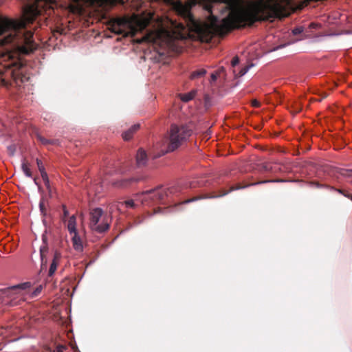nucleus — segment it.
I'll list each match as a JSON object with an SVG mask.
<instances>
[{
  "instance_id": "1",
  "label": "nucleus",
  "mask_w": 352,
  "mask_h": 352,
  "mask_svg": "<svg viewBox=\"0 0 352 352\" xmlns=\"http://www.w3.org/2000/svg\"><path fill=\"white\" fill-rule=\"evenodd\" d=\"M148 23V20L133 14L131 17L117 18L111 20L109 29L115 34L124 36H134L138 31L144 29Z\"/></svg>"
},
{
  "instance_id": "2",
  "label": "nucleus",
  "mask_w": 352,
  "mask_h": 352,
  "mask_svg": "<svg viewBox=\"0 0 352 352\" xmlns=\"http://www.w3.org/2000/svg\"><path fill=\"white\" fill-rule=\"evenodd\" d=\"M190 135L191 131L186 126L172 125L170 130L169 146L167 148H162L161 153L155 155V157H159L169 151H173L177 148Z\"/></svg>"
},
{
  "instance_id": "3",
  "label": "nucleus",
  "mask_w": 352,
  "mask_h": 352,
  "mask_svg": "<svg viewBox=\"0 0 352 352\" xmlns=\"http://www.w3.org/2000/svg\"><path fill=\"white\" fill-rule=\"evenodd\" d=\"M103 211L101 208H96L90 212V227L98 232H103L108 230L109 222L104 217L102 216Z\"/></svg>"
},
{
  "instance_id": "4",
  "label": "nucleus",
  "mask_w": 352,
  "mask_h": 352,
  "mask_svg": "<svg viewBox=\"0 0 352 352\" xmlns=\"http://www.w3.org/2000/svg\"><path fill=\"white\" fill-rule=\"evenodd\" d=\"M43 244L41 245L39 250L41 270L45 269L47 267V256L49 252V248L44 238L43 239Z\"/></svg>"
},
{
  "instance_id": "5",
  "label": "nucleus",
  "mask_w": 352,
  "mask_h": 352,
  "mask_svg": "<svg viewBox=\"0 0 352 352\" xmlns=\"http://www.w3.org/2000/svg\"><path fill=\"white\" fill-rule=\"evenodd\" d=\"M147 157L143 149H139L136 155V161L138 166H143L146 164Z\"/></svg>"
},
{
  "instance_id": "6",
  "label": "nucleus",
  "mask_w": 352,
  "mask_h": 352,
  "mask_svg": "<svg viewBox=\"0 0 352 352\" xmlns=\"http://www.w3.org/2000/svg\"><path fill=\"white\" fill-rule=\"evenodd\" d=\"M140 128V124H133L128 131L124 132L122 133V138L124 140H129L132 137L133 133L138 130Z\"/></svg>"
},
{
  "instance_id": "7",
  "label": "nucleus",
  "mask_w": 352,
  "mask_h": 352,
  "mask_svg": "<svg viewBox=\"0 0 352 352\" xmlns=\"http://www.w3.org/2000/svg\"><path fill=\"white\" fill-rule=\"evenodd\" d=\"M72 239L74 248L77 251H82V244L78 232H75V234H73Z\"/></svg>"
},
{
  "instance_id": "8",
  "label": "nucleus",
  "mask_w": 352,
  "mask_h": 352,
  "mask_svg": "<svg viewBox=\"0 0 352 352\" xmlns=\"http://www.w3.org/2000/svg\"><path fill=\"white\" fill-rule=\"evenodd\" d=\"M197 94V90L193 89L190 91V92L186 93V94H180L179 95V98L181 100H182L184 102H189L192 100Z\"/></svg>"
},
{
  "instance_id": "9",
  "label": "nucleus",
  "mask_w": 352,
  "mask_h": 352,
  "mask_svg": "<svg viewBox=\"0 0 352 352\" xmlns=\"http://www.w3.org/2000/svg\"><path fill=\"white\" fill-rule=\"evenodd\" d=\"M67 228L71 234H75V232H77L76 220V217L74 215L70 217L69 219Z\"/></svg>"
},
{
  "instance_id": "10",
  "label": "nucleus",
  "mask_w": 352,
  "mask_h": 352,
  "mask_svg": "<svg viewBox=\"0 0 352 352\" xmlns=\"http://www.w3.org/2000/svg\"><path fill=\"white\" fill-rule=\"evenodd\" d=\"M58 260H59V255L57 253H56L54 255V259H53V261L50 265V270H49V275L50 276H52L55 273V272L57 269Z\"/></svg>"
},
{
  "instance_id": "11",
  "label": "nucleus",
  "mask_w": 352,
  "mask_h": 352,
  "mask_svg": "<svg viewBox=\"0 0 352 352\" xmlns=\"http://www.w3.org/2000/svg\"><path fill=\"white\" fill-rule=\"evenodd\" d=\"M159 36V33L158 32H156V33H151V34H149L145 36H144L142 38V40H139L138 42L139 43H141L142 41H145V42H153V43H155L156 42V38L157 37Z\"/></svg>"
},
{
  "instance_id": "12",
  "label": "nucleus",
  "mask_w": 352,
  "mask_h": 352,
  "mask_svg": "<svg viewBox=\"0 0 352 352\" xmlns=\"http://www.w3.org/2000/svg\"><path fill=\"white\" fill-rule=\"evenodd\" d=\"M252 67H254V64H249V65L245 66L244 67L241 68L240 70H239V72L237 73H236V69H234L233 72L235 74L236 76L241 77V76H244L250 70V69L252 68Z\"/></svg>"
},
{
  "instance_id": "13",
  "label": "nucleus",
  "mask_w": 352,
  "mask_h": 352,
  "mask_svg": "<svg viewBox=\"0 0 352 352\" xmlns=\"http://www.w3.org/2000/svg\"><path fill=\"white\" fill-rule=\"evenodd\" d=\"M206 74V70L205 69H199L191 73L190 76V78L192 80L201 78L204 76Z\"/></svg>"
},
{
  "instance_id": "14",
  "label": "nucleus",
  "mask_w": 352,
  "mask_h": 352,
  "mask_svg": "<svg viewBox=\"0 0 352 352\" xmlns=\"http://www.w3.org/2000/svg\"><path fill=\"white\" fill-rule=\"evenodd\" d=\"M30 287V283L29 282L23 283L21 284L16 285L10 288L11 291H16L19 289H25Z\"/></svg>"
},
{
  "instance_id": "15",
  "label": "nucleus",
  "mask_w": 352,
  "mask_h": 352,
  "mask_svg": "<svg viewBox=\"0 0 352 352\" xmlns=\"http://www.w3.org/2000/svg\"><path fill=\"white\" fill-rule=\"evenodd\" d=\"M21 168L25 176L28 177H32V173L28 164H27L25 162H23L21 164Z\"/></svg>"
},
{
  "instance_id": "16",
  "label": "nucleus",
  "mask_w": 352,
  "mask_h": 352,
  "mask_svg": "<svg viewBox=\"0 0 352 352\" xmlns=\"http://www.w3.org/2000/svg\"><path fill=\"white\" fill-rule=\"evenodd\" d=\"M124 204L126 208H133L135 206V203L132 199L125 201Z\"/></svg>"
},
{
  "instance_id": "17",
  "label": "nucleus",
  "mask_w": 352,
  "mask_h": 352,
  "mask_svg": "<svg viewBox=\"0 0 352 352\" xmlns=\"http://www.w3.org/2000/svg\"><path fill=\"white\" fill-rule=\"evenodd\" d=\"M42 289H43L42 285L38 286L36 288V289L33 292L32 296H36L37 295H38L41 293V292L42 291Z\"/></svg>"
},
{
  "instance_id": "18",
  "label": "nucleus",
  "mask_w": 352,
  "mask_h": 352,
  "mask_svg": "<svg viewBox=\"0 0 352 352\" xmlns=\"http://www.w3.org/2000/svg\"><path fill=\"white\" fill-rule=\"evenodd\" d=\"M36 163H37L38 168V170H39L40 173L42 172V170L43 171L45 170V168H44V166H43V164H42L41 160L37 159L36 160Z\"/></svg>"
},
{
  "instance_id": "19",
  "label": "nucleus",
  "mask_w": 352,
  "mask_h": 352,
  "mask_svg": "<svg viewBox=\"0 0 352 352\" xmlns=\"http://www.w3.org/2000/svg\"><path fill=\"white\" fill-rule=\"evenodd\" d=\"M239 63V58L235 56L233 58V59L232 60V66L233 67H235Z\"/></svg>"
},
{
  "instance_id": "20",
  "label": "nucleus",
  "mask_w": 352,
  "mask_h": 352,
  "mask_svg": "<svg viewBox=\"0 0 352 352\" xmlns=\"http://www.w3.org/2000/svg\"><path fill=\"white\" fill-rule=\"evenodd\" d=\"M218 73L216 72V73H213L211 74V76H210V82H215L218 78Z\"/></svg>"
},
{
  "instance_id": "21",
  "label": "nucleus",
  "mask_w": 352,
  "mask_h": 352,
  "mask_svg": "<svg viewBox=\"0 0 352 352\" xmlns=\"http://www.w3.org/2000/svg\"><path fill=\"white\" fill-rule=\"evenodd\" d=\"M175 25L177 28L178 31H182L185 29V26L181 23H179L178 24H175Z\"/></svg>"
},
{
  "instance_id": "22",
  "label": "nucleus",
  "mask_w": 352,
  "mask_h": 352,
  "mask_svg": "<svg viewBox=\"0 0 352 352\" xmlns=\"http://www.w3.org/2000/svg\"><path fill=\"white\" fill-rule=\"evenodd\" d=\"M41 175L43 180L47 179L48 178L47 174L45 170H43V171L42 170V172H41Z\"/></svg>"
},
{
  "instance_id": "23",
  "label": "nucleus",
  "mask_w": 352,
  "mask_h": 352,
  "mask_svg": "<svg viewBox=\"0 0 352 352\" xmlns=\"http://www.w3.org/2000/svg\"><path fill=\"white\" fill-rule=\"evenodd\" d=\"M293 34H299L300 32H302V29L301 28H296L294 30H293Z\"/></svg>"
},
{
  "instance_id": "24",
  "label": "nucleus",
  "mask_w": 352,
  "mask_h": 352,
  "mask_svg": "<svg viewBox=\"0 0 352 352\" xmlns=\"http://www.w3.org/2000/svg\"><path fill=\"white\" fill-rule=\"evenodd\" d=\"M252 105H253L254 107H258V106H259V104H260L259 102H258V100H253V101L252 102Z\"/></svg>"
},
{
  "instance_id": "25",
  "label": "nucleus",
  "mask_w": 352,
  "mask_h": 352,
  "mask_svg": "<svg viewBox=\"0 0 352 352\" xmlns=\"http://www.w3.org/2000/svg\"><path fill=\"white\" fill-rule=\"evenodd\" d=\"M43 182H44L46 187L47 188H49V187H50V180H49V178H47V179H44Z\"/></svg>"
},
{
  "instance_id": "26",
  "label": "nucleus",
  "mask_w": 352,
  "mask_h": 352,
  "mask_svg": "<svg viewBox=\"0 0 352 352\" xmlns=\"http://www.w3.org/2000/svg\"><path fill=\"white\" fill-rule=\"evenodd\" d=\"M39 206H40V208H41V210L43 211V204L42 202L40 203L39 204Z\"/></svg>"
},
{
  "instance_id": "27",
  "label": "nucleus",
  "mask_w": 352,
  "mask_h": 352,
  "mask_svg": "<svg viewBox=\"0 0 352 352\" xmlns=\"http://www.w3.org/2000/svg\"><path fill=\"white\" fill-rule=\"evenodd\" d=\"M64 214L65 216L68 214V211L66 209H64Z\"/></svg>"
},
{
  "instance_id": "28",
  "label": "nucleus",
  "mask_w": 352,
  "mask_h": 352,
  "mask_svg": "<svg viewBox=\"0 0 352 352\" xmlns=\"http://www.w3.org/2000/svg\"><path fill=\"white\" fill-rule=\"evenodd\" d=\"M33 180H34V183L36 186H38V183H37V182H36V178H34V179H33Z\"/></svg>"
},
{
  "instance_id": "29",
  "label": "nucleus",
  "mask_w": 352,
  "mask_h": 352,
  "mask_svg": "<svg viewBox=\"0 0 352 352\" xmlns=\"http://www.w3.org/2000/svg\"><path fill=\"white\" fill-rule=\"evenodd\" d=\"M157 146L159 147V148H161L163 146L162 145H160L159 144H157Z\"/></svg>"
}]
</instances>
